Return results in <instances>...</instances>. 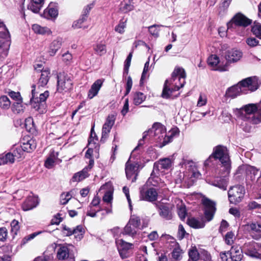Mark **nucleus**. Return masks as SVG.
<instances>
[{"mask_svg":"<svg viewBox=\"0 0 261 261\" xmlns=\"http://www.w3.org/2000/svg\"><path fill=\"white\" fill-rule=\"evenodd\" d=\"M186 73L184 68H175L171 79L166 81L162 92V97L167 98L171 94L183 87L186 83Z\"/></svg>","mask_w":261,"mask_h":261,"instance_id":"1","label":"nucleus"},{"mask_svg":"<svg viewBox=\"0 0 261 261\" xmlns=\"http://www.w3.org/2000/svg\"><path fill=\"white\" fill-rule=\"evenodd\" d=\"M147 136L150 141L158 143L160 147L171 142L170 138L166 135L165 127L160 123H154L151 128L144 132L143 139L147 138Z\"/></svg>","mask_w":261,"mask_h":261,"instance_id":"2","label":"nucleus"},{"mask_svg":"<svg viewBox=\"0 0 261 261\" xmlns=\"http://www.w3.org/2000/svg\"><path fill=\"white\" fill-rule=\"evenodd\" d=\"M32 97L30 99L32 107L39 113H44L46 109L45 101L49 96V91L46 90L39 93V89L37 88L36 85H32Z\"/></svg>","mask_w":261,"mask_h":261,"instance_id":"3","label":"nucleus"},{"mask_svg":"<svg viewBox=\"0 0 261 261\" xmlns=\"http://www.w3.org/2000/svg\"><path fill=\"white\" fill-rule=\"evenodd\" d=\"M11 43L9 32L3 22H0V60L8 55Z\"/></svg>","mask_w":261,"mask_h":261,"instance_id":"4","label":"nucleus"},{"mask_svg":"<svg viewBox=\"0 0 261 261\" xmlns=\"http://www.w3.org/2000/svg\"><path fill=\"white\" fill-rule=\"evenodd\" d=\"M211 157L218 159L227 172H229L230 168V161L228 151L226 147L221 145L215 147L213 149V153L210 156L209 159Z\"/></svg>","mask_w":261,"mask_h":261,"instance_id":"5","label":"nucleus"},{"mask_svg":"<svg viewBox=\"0 0 261 261\" xmlns=\"http://www.w3.org/2000/svg\"><path fill=\"white\" fill-rule=\"evenodd\" d=\"M259 108L258 103H249L241 109H236L234 113L238 118L244 121H248Z\"/></svg>","mask_w":261,"mask_h":261,"instance_id":"6","label":"nucleus"},{"mask_svg":"<svg viewBox=\"0 0 261 261\" xmlns=\"http://www.w3.org/2000/svg\"><path fill=\"white\" fill-rule=\"evenodd\" d=\"M245 193L243 186L236 185L231 187L228 191V197L231 203L237 204L243 200Z\"/></svg>","mask_w":261,"mask_h":261,"instance_id":"7","label":"nucleus"},{"mask_svg":"<svg viewBox=\"0 0 261 261\" xmlns=\"http://www.w3.org/2000/svg\"><path fill=\"white\" fill-rule=\"evenodd\" d=\"M243 94H246L255 91L258 88L255 77H249L238 83Z\"/></svg>","mask_w":261,"mask_h":261,"instance_id":"8","label":"nucleus"},{"mask_svg":"<svg viewBox=\"0 0 261 261\" xmlns=\"http://www.w3.org/2000/svg\"><path fill=\"white\" fill-rule=\"evenodd\" d=\"M72 82L67 74L60 73L58 75L57 91L60 93L67 92L72 89Z\"/></svg>","mask_w":261,"mask_h":261,"instance_id":"9","label":"nucleus"},{"mask_svg":"<svg viewBox=\"0 0 261 261\" xmlns=\"http://www.w3.org/2000/svg\"><path fill=\"white\" fill-rule=\"evenodd\" d=\"M140 224V218L135 215L132 216L124 228V233L132 237L134 236L137 234Z\"/></svg>","mask_w":261,"mask_h":261,"instance_id":"10","label":"nucleus"},{"mask_svg":"<svg viewBox=\"0 0 261 261\" xmlns=\"http://www.w3.org/2000/svg\"><path fill=\"white\" fill-rule=\"evenodd\" d=\"M251 20L241 13L237 14L232 19L227 23L228 29L233 28L235 26L247 27L250 24Z\"/></svg>","mask_w":261,"mask_h":261,"instance_id":"11","label":"nucleus"},{"mask_svg":"<svg viewBox=\"0 0 261 261\" xmlns=\"http://www.w3.org/2000/svg\"><path fill=\"white\" fill-rule=\"evenodd\" d=\"M130 157L125 164V174L127 179L134 182L137 179L138 173L139 165L137 163H132Z\"/></svg>","mask_w":261,"mask_h":261,"instance_id":"12","label":"nucleus"},{"mask_svg":"<svg viewBox=\"0 0 261 261\" xmlns=\"http://www.w3.org/2000/svg\"><path fill=\"white\" fill-rule=\"evenodd\" d=\"M202 203L204 206V215L208 221L213 218L216 211L215 203L207 198L202 199Z\"/></svg>","mask_w":261,"mask_h":261,"instance_id":"13","label":"nucleus"},{"mask_svg":"<svg viewBox=\"0 0 261 261\" xmlns=\"http://www.w3.org/2000/svg\"><path fill=\"white\" fill-rule=\"evenodd\" d=\"M115 119V115L113 114L109 115L107 117L106 121L102 126L101 141L104 142L108 137L109 134L114 124Z\"/></svg>","mask_w":261,"mask_h":261,"instance_id":"14","label":"nucleus"},{"mask_svg":"<svg viewBox=\"0 0 261 261\" xmlns=\"http://www.w3.org/2000/svg\"><path fill=\"white\" fill-rule=\"evenodd\" d=\"M64 233L67 236L74 235L77 241L81 240L84 236L85 230L82 225H78L75 228H70L66 226L63 227Z\"/></svg>","mask_w":261,"mask_h":261,"instance_id":"15","label":"nucleus"},{"mask_svg":"<svg viewBox=\"0 0 261 261\" xmlns=\"http://www.w3.org/2000/svg\"><path fill=\"white\" fill-rule=\"evenodd\" d=\"M207 63L213 70L220 71H226L228 69V65H222L220 63L219 57L216 55H212L207 59Z\"/></svg>","mask_w":261,"mask_h":261,"instance_id":"16","label":"nucleus"},{"mask_svg":"<svg viewBox=\"0 0 261 261\" xmlns=\"http://www.w3.org/2000/svg\"><path fill=\"white\" fill-rule=\"evenodd\" d=\"M243 53L241 50L233 48L228 50L225 55V58L228 63H235L242 58Z\"/></svg>","mask_w":261,"mask_h":261,"instance_id":"17","label":"nucleus"},{"mask_svg":"<svg viewBox=\"0 0 261 261\" xmlns=\"http://www.w3.org/2000/svg\"><path fill=\"white\" fill-rule=\"evenodd\" d=\"M58 15V8L56 3H50L43 12V16L47 19H55Z\"/></svg>","mask_w":261,"mask_h":261,"instance_id":"18","label":"nucleus"},{"mask_svg":"<svg viewBox=\"0 0 261 261\" xmlns=\"http://www.w3.org/2000/svg\"><path fill=\"white\" fill-rule=\"evenodd\" d=\"M39 201L37 197L34 196H29L22 203L21 207L23 211H27L36 207Z\"/></svg>","mask_w":261,"mask_h":261,"instance_id":"19","label":"nucleus"},{"mask_svg":"<svg viewBox=\"0 0 261 261\" xmlns=\"http://www.w3.org/2000/svg\"><path fill=\"white\" fill-rule=\"evenodd\" d=\"M232 260L240 261L243 257L242 249L240 246H232L230 250L227 252Z\"/></svg>","mask_w":261,"mask_h":261,"instance_id":"20","label":"nucleus"},{"mask_svg":"<svg viewBox=\"0 0 261 261\" xmlns=\"http://www.w3.org/2000/svg\"><path fill=\"white\" fill-rule=\"evenodd\" d=\"M103 82V81L102 80L98 79L92 85L88 94L89 98L92 99L98 94V91L102 86Z\"/></svg>","mask_w":261,"mask_h":261,"instance_id":"21","label":"nucleus"},{"mask_svg":"<svg viewBox=\"0 0 261 261\" xmlns=\"http://www.w3.org/2000/svg\"><path fill=\"white\" fill-rule=\"evenodd\" d=\"M141 195L143 200L152 202L156 200L158 193L155 189L149 188L145 192H141Z\"/></svg>","mask_w":261,"mask_h":261,"instance_id":"22","label":"nucleus"},{"mask_svg":"<svg viewBox=\"0 0 261 261\" xmlns=\"http://www.w3.org/2000/svg\"><path fill=\"white\" fill-rule=\"evenodd\" d=\"M251 236L255 240L261 238V226L256 223H251L248 225Z\"/></svg>","mask_w":261,"mask_h":261,"instance_id":"23","label":"nucleus"},{"mask_svg":"<svg viewBox=\"0 0 261 261\" xmlns=\"http://www.w3.org/2000/svg\"><path fill=\"white\" fill-rule=\"evenodd\" d=\"M50 70L48 68H45L42 72L38 82V87L39 89L40 87H44L47 85L48 82L50 77Z\"/></svg>","mask_w":261,"mask_h":261,"instance_id":"24","label":"nucleus"},{"mask_svg":"<svg viewBox=\"0 0 261 261\" xmlns=\"http://www.w3.org/2000/svg\"><path fill=\"white\" fill-rule=\"evenodd\" d=\"M171 166V160L169 158L160 159L157 163H154L153 169L160 170V169H168Z\"/></svg>","mask_w":261,"mask_h":261,"instance_id":"25","label":"nucleus"},{"mask_svg":"<svg viewBox=\"0 0 261 261\" xmlns=\"http://www.w3.org/2000/svg\"><path fill=\"white\" fill-rule=\"evenodd\" d=\"M62 41L61 39L58 38L53 40L49 45L48 53L50 56L55 55L58 50L61 48Z\"/></svg>","mask_w":261,"mask_h":261,"instance_id":"26","label":"nucleus"},{"mask_svg":"<svg viewBox=\"0 0 261 261\" xmlns=\"http://www.w3.org/2000/svg\"><path fill=\"white\" fill-rule=\"evenodd\" d=\"M58 159V152H55L54 150L51 151L49 156L45 162L44 165L45 167L48 169L52 168L54 166L55 163Z\"/></svg>","mask_w":261,"mask_h":261,"instance_id":"27","label":"nucleus"},{"mask_svg":"<svg viewBox=\"0 0 261 261\" xmlns=\"http://www.w3.org/2000/svg\"><path fill=\"white\" fill-rule=\"evenodd\" d=\"M117 249L122 258H128L133 254V248L131 246H117Z\"/></svg>","mask_w":261,"mask_h":261,"instance_id":"28","label":"nucleus"},{"mask_svg":"<svg viewBox=\"0 0 261 261\" xmlns=\"http://www.w3.org/2000/svg\"><path fill=\"white\" fill-rule=\"evenodd\" d=\"M242 94H243L242 91L238 84H237L228 88L226 91L225 95L227 97L234 98Z\"/></svg>","mask_w":261,"mask_h":261,"instance_id":"29","label":"nucleus"},{"mask_svg":"<svg viewBox=\"0 0 261 261\" xmlns=\"http://www.w3.org/2000/svg\"><path fill=\"white\" fill-rule=\"evenodd\" d=\"M213 186L217 187L219 189L225 191L227 189L228 185V178L224 176L223 177L217 178L212 182Z\"/></svg>","mask_w":261,"mask_h":261,"instance_id":"30","label":"nucleus"},{"mask_svg":"<svg viewBox=\"0 0 261 261\" xmlns=\"http://www.w3.org/2000/svg\"><path fill=\"white\" fill-rule=\"evenodd\" d=\"M44 0H32L28 5V9L34 13H38L42 8Z\"/></svg>","mask_w":261,"mask_h":261,"instance_id":"31","label":"nucleus"},{"mask_svg":"<svg viewBox=\"0 0 261 261\" xmlns=\"http://www.w3.org/2000/svg\"><path fill=\"white\" fill-rule=\"evenodd\" d=\"M250 246L248 249L246 254L251 257L261 258V246Z\"/></svg>","mask_w":261,"mask_h":261,"instance_id":"32","label":"nucleus"},{"mask_svg":"<svg viewBox=\"0 0 261 261\" xmlns=\"http://www.w3.org/2000/svg\"><path fill=\"white\" fill-rule=\"evenodd\" d=\"M134 3L132 0H123L120 5V10L123 13H127L133 10Z\"/></svg>","mask_w":261,"mask_h":261,"instance_id":"33","label":"nucleus"},{"mask_svg":"<svg viewBox=\"0 0 261 261\" xmlns=\"http://www.w3.org/2000/svg\"><path fill=\"white\" fill-rule=\"evenodd\" d=\"M187 223L190 227L195 229L202 228L205 226L203 221L193 217L188 219Z\"/></svg>","mask_w":261,"mask_h":261,"instance_id":"34","label":"nucleus"},{"mask_svg":"<svg viewBox=\"0 0 261 261\" xmlns=\"http://www.w3.org/2000/svg\"><path fill=\"white\" fill-rule=\"evenodd\" d=\"M32 30L35 33L43 35H48L51 33V31L48 28L42 27L37 24H34L32 25Z\"/></svg>","mask_w":261,"mask_h":261,"instance_id":"35","label":"nucleus"},{"mask_svg":"<svg viewBox=\"0 0 261 261\" xmlns=\"http://www.w3.org/2000/svg\"><path fill=\"white\" fill-rule=\"evenodd\" d=\"M160 215L166 220H171L172 218V213L169 207L165 205H161L160 206Z\"/></svg>","mask_w":261,"mask_h":261,"instance_id":"36","label":"nucleus"},{"mask_svg":"<svg viewBox=\"0 0 261 261\" xmlns=\"http://www.w3.org/2000/svg\"><path fill=\"white\" fill-rule=\"evenodd\" d=\"M88 175L87 168H84L82 171L75 173L71 180L73 182H79L87 177Z\"/></svg>","mask_w":261,"mask_h":261,"instance_id":"37","label":"nucleus"},{"mask_svg":"<svg viewBox=\"0 0 261 261\" xmlns=\"http://www.w3.org/2000/svg\"><path fill=\"white\" fill-rule=\"evenodd\" d=\"M93 49L96 54L102 56L107 53L106 45L102 42H98L93 46Z\"/></svg>","mask_w":261,"mask_h":261,"instance_id":"38","label":"nucleus"},{"mask_svg":"<svg viewBox=\"0 0 261 261\" xmlns=\"http://www.w3.org/2000/svg\"><path fill=\"white\" fill-rule=\"evenodd\" d=\"M69 250L67 246H62L57 252V257L59 259H65L69 256Z\"/></svg>","mask_w":261,"mask_h":261,"instance_id":"39","label":"nucleus"},{"mask_svg":"<svg viewBox=\"0 0 261 261\" xmlns=\"http://www.w3.org/2000/svg\"><path fill=\"white\" fill-rule=\"evenodd\" d=\"M21 147L24 152H30L36 148V144L34 140L31 139L25 143H23L21 144Z\"/></svg>","mask_w":261,"mask_h":261,"instance_id":"40","label":"nucleus"},{"mask_svg":"<svg viewBox=\"0 0 261 261\" xmlns=\"http://www.w3.org/2000/svg\"><path fill=\"white\" fill-rule=\"evenodd\" d=\"M245 170L248 178H250L251 180L255 178V176L258 173V169L253 166H246Z\"/></svg>","mask_w":261,"mask_h":261,"instance_id":"41","label":"nucleus"},{"mask_svg":"<svg viewBox=\"0 0 261 261\" xmlns=\"http://www.w3.org/2000/svg\"><path fill=\"white\" fill-rule=\"evenodd\" d=\"M12 152L14 157L17 159L21 158L23 156L24 153L21 147V144L14 145L12 149Z\"/></svg>","mask_w":261,"mask_h":261,"instance_id":"42","label":"nucleus"},{"mask_svg":"<svg viewBox=\"0 0 261 261\" xmlns=\"http://www.w3.org/2000/svg\"><path fill=\"white\" fill-rule=\"evenodd\" d=\"M15 157L12 152H9L5 155L0 157V165L8 163H12L14 161Z\"/></svg>","mask_w":261,"mask_h":261,"instance_id":"43","label":"nucleus"},{"mask_svg":"<svg viewBox=\"0 0 261 261\" xmlns=\"http://www.w3.org/2000/svg\"><path fill=\"white\" fill-rule=\"evenodd\" d=\"M146 99V96L142 92H137L133 96V102L135 105H139Z\"/></svg>","mask_w":261,"mask_h":261,"instance_id":"44","label":"nucleus"},{"mask_svg":"<svg viewBox=\"0 0 261 261\" xmlns=\"http://www.w3.org/2000/svg\"><path fill=\"white\" fill-rule=\"evenodd\" d=\"M248 121L253 124H258L261 123V109L260 108L251 117H250Z\"/></svg>","mask_w":261,"mask_h":261,"instance_id":"45","label":"nucleus"},{"mask_svg":"<svg viewBox=\"0 0 261 261\" xmlns=\"http://www.w3.org/2000/svg\"><path fill=\"white\" fill-rule=\"evenodd\" d=\"M126 19H121L119 23L115 26L114 29L115 31L120 34H123L125 32V29L126 27Z\"/></svg>","mask_w":261,"mask_h":261,"instance_id":"46","label":"nucleus"},{"mask_svg":"<svg viewBox=\"0 0 261 261\" xmlns=\"http://www.w3.org/2000/svg\"><path fill=\"white\" fill-rule=\"evenodd\" d=\"M251 31L254 35L259 39H261V23L254 22L252 27Z\"/></svg>","mask_w":261,"mask_h":261,"instance_id":"47","label":"nucleus"},{"mask_svg":"<svg viewBox=\"0 0 261 261\" xmlns=\"http://www.w3.org/2000/svg\"><path fill=\"white\" fill-rule=\"evenodd\" d=\"M87 20L85 16H81V17L77 20L74 21L72 24V28L74 29H80L83 28L86 29L87 28V26H84L83 23Z\"/></svg>","mask_w":261,"mask_h":261,"instance_id":"48","label":"nucleus"},{"mask_svg":"<svg viewBox=\"0 0 261 261\" xmlns=\"http://www.w3.org/2000/svg\"><path fill=\"white\" fill-rule=\"evenodd\" d=\"M11 102L9 98L5 95L0 97V107L3 109H8L10 107Z\"/></svg>","mask_w":261,"mask_h":261,"instance_id":"49","label":"nucleus"},{"mask_svg":"<svg viewBox=\"0 0 261 261\" xmlns=\"http://www.w3.org/2000/svg\"><path fill=\"white\" fill-rule=\"evenodd\" d=\"M189 255L191 261H197L199 258V253L195 247H192L189 250Z\"/></svg>","mask_w":261,"mask_h":261,"instance_id":"50","label":"nucleus"},{"mask_svg":"<svg viewBox=\"0 0 261 261\" xmlns=\"http://www.w3.org/2000/svg\"><path fill=\"white\" fill-rule=\"evenodd\" d=\"M72 197V195L71 194V191L62 193L60 195L61 204L63 205L67 204Z\"/></svg>","mask_w":261,"mask_h":261,"instance_id":"51","label":"nucleus"},{"mask_svg":"<svg viewBox=\"0 0 261 261\" xmlns=\"http://www.w3.org/2000/svg\"><path fill=\"white\" fill-rule=\"evenodd\" d=\"M98 141V138L95 132L93 131V128L91 130L90 137L88 140V145L89 146H95L97 144Z\"/></svg>","mask_w":261,"mask_h":261,"instance_id":"52","label":"nucleus"},{"mask_svg":"<svg viewBox=\"0 0 261 261\" xmlns=\"http://www.w3.org/2000/svg\"><path fill=\"white\" fill-rule=\"evenodd\" d=\"M41 233L42 231L35 232L25 237L22 240V244L24 245L27 243H28L30 241L34 239L36 237L41 234Z\"/></svg>","mask_w":261,"mask_h":261,"instance_id":"53","label":"nucleus"},{"mask_svg":"<svg viewBox=\"0 0 261 261\" xmlns=\"http://www.w3.org/2000/svg\"><path fill=\"white\" fill-rule=\"evenodd\" d=\"M178 215L181 220H184L187 216V211L186 206L184 205H178L177 206Z\"/></svg>","mask_w":261,"mask_h":261,"instance_id":"54","label":"nucleus"},{"mask_svg":"<svg viewBox=\"0 0 261 261\" xmlns=\"http://www.w3.org/2000/svg\"><path fill=\"white\" fill-rule=\"evenodd\" d=\"M96 207L89 206L87 212V215L91 217H95L96 216V213L101 210L100 207L96 209Z\"/></svg>","mask_w":261,"mask_h":261,"instance_id":"55","label":"nucleus"},{"mask_svg":"<svg viewBox=\"0 0 261 261\" xmlns=\"http://www.w3.org/2000/svg\"><path fill=\"white\" fill-rule=\"evenodd\" d=\"M246 42L250 47H255L259 44V41L254 37L248 38L246 40Z\"/></svg>","mask_w":261,"mask_h":261,"instance_id":"56","label":"nucleus"},{"mask_svg":"<svg viewBox=\"0 0 261 261\" xmlns=\"http://www.w3.org/2000/svg\"><path fill=\"white\" fill-rule=\"evenodd\" d=\"M183 252L182 250L178 246L175 248L172 252V256L175 259H180L181 258Z\"/></svg>","mask_w":261,"mask_h":261,"instance_id":"57","label":"nucleus"},{"mask_svg":"<svg viewBox=\"0 0 261 261\" xmlns=\"http://www.w3.org/2000/svg\"><path fill=\"white\" fill-rule=\"evenodd\" d=\"M132 58V53H130L127 56L126 59L125 61L124 67V72L127 74L128 72V69L130 65V62Z\"/></svg>","mask_w":261,"mask_h":261,"instance_id":"58","label":"nucleus"},{"mask_svg":"<svg viewBox=\"0 0 261 261\" xmlns=\"http://www.w3.org/2000/svg\"><path fill=\"white\" fill-rule=\"evenodd\" d=\"M113 200V192L111 191H107L103 196V201L110 203Z\"/></svg>","mask_w":261,"mask_h":261,"instance_id":"59","label":"nucleus"},{"mask_svg":"<svg viewBox=\"0 0 261 261\" xmlns=\"http://www.w3.org/2000/svg\"><path fill=\"white\" fill-rule=\"evenodd\" d=\"M225 242L227 245H231L233 243L234 234L232 232H228L225 235Z\"/></svg>","mask_w":261,"mask_h":261,"instance_id":"60","label":"nucleus"},{"mask_svg":"<svg viewBox=\"0 0 261 261\" xmlns=\"http://www.w3.org/2000/svg\"><path fill=\"white\" fill-rule=\"evenodd\" d=\"M9 95L17 102H22V98L19 92H15L11 91L9 92Z\"/></svg>","mask_w":261,"mask_h":261,"instance_id":"61","label":"nucleus"},{"mask_svg":"<svg viewBox=\"0 0 261 261\" xmlns=\"http://www.w3.org/2000/svg\"><path fill=\"white\" fill-rule=\"evenodd\" d=\"M11 231L16 234L19 229V222L16 220H13L11 223Z\"/></svg>","mask_w":261,"mask_h":261,"instance_id":"62","label":"nucleus"},{"mask_svg":"<svg viewBox=\"0 0 261 261\" xmlns=\"http://www.w3.org/2000/svg\"><path fill=\"white\" fill-rule=\"evenodd\" d=\"M158 27L159 26L157 25H153L148 28V30L150 34L155 37H157L159 36Z\"/></svg>","mask_w":261,"mask_h":261,"instance_id":"63","label":"nucleus"},{"mask_svg":"<svg viewBox=\"0 0 261 261\" xmlns=\"http://www.w3.org/2000/svg\"><path fill=\"white\" fill-rule=\"evenodd\" d=\"M63 61L66 63L67 64L71 63L72 60V56L68 51L64 53L62 55Z\"/></svg>","mask_w":261,"mask_h":261,"instance_id":"64","label":"nucleus"}]
</instances>
